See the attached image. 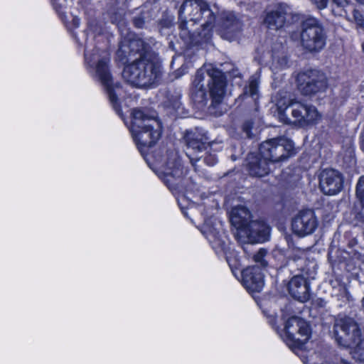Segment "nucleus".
Here are the masks:
<instances>
[{
	"mask_svg": "<svg viewBox=\"0 0 364 364\" xmlns=\"http://www.w3.org/2000/svg\"><path fill=\"white\" fill-rule=\"evenodd\" d=\"M215 21L214 12L205 0H186L179 9L180 35L190 43L208 41Z\"/></svg>",
	"mask_w": 364,
	"mask_h": 364,
	"instance_id": "obj_1",
	"label": "nucleus"
},
{
	"mask_svg": "<svg viewBox=\"0 0 364 364\" xmlns=\"http://www.w3.org/2000/svg\"><path fill=\"white\" fill-rule=\"evenodd\" d=\"M109 54L107 50L97 48L90 50L88 45H85V61L87 68L89 73L102 83L110 103L119 114L121 109L117 95L120 94V85L113 84L109 68Z\"/></svg>",
	"mask_w": 364,
	"mask_h": 364,
	"instance_id": "obj_2",
	"label": "nucleus"
},
{
	"mask_svg": "<svg viewBox=\"0 0 364 364\" xmlns=\"http://www.w3.org/2000/svg\"><path fill=\"white\" fill-rule=\"evenodd\" d=\"M277 106L279 119L287 124L306 127L316 124L321 118L316 107L296 99L280 98Z\"/></svg>",
	"mask_w": 364,
	"mask_h": 364,
	"instance_id": "obj_3",
	"label": "nucleus"
},
{
	"mask_svg": "<svg viewBox=\"0 0 364 364\" xmlns=\"http://www.w3.org/2000/svg\"><path fill=\"white\" fill-rule=\"evenodd\" d=\"M333 335L337 343L350 348L352 357L364 363V339H361V330L353 318L338 315L333 324Z\"/></svg>",
	"mask_w": 364,
	"mask_h": 364,
	"instance_id": "obj_4",
	"label": "nucleus"
},
{
	"mask_svg": "<svg viewBox=\"0 0 364 364\" xmlns=\"http://www.w3.org/2000/svg\"><path fill=\"white\" fill-rule=\"evenodd\" d=\"M130 131L134 141L141 153L154 146L161 134V124L154 116H149L140 109L132 111Z\"/></svg>",
	"mask_w": 364,
	"mask_h": 364,
	"instance_id": "obj_5",
	"label": "nucleus"
},
{
	"mask_svg": "<svg viewBox=\"0 0 364 364\" xmlns=\"http://www.w3.org/2000/svg\"><path fill=\"white\" fill-rule=\"evenodd\" d=\"M205 74L209 77L208 86L212 104L216 106L221 103L224 97L226 84L224 74L216 68H210L207 70L200 68L197 71L193 81L194 87L193 96L195 100L198 102L203 103L206 102L207 95L203 83Z\"/></svg>",
	"mask_w": 364,
	"mask_h": 364,
	"instance_id": "obj_6",
	"label": "nucleus"
},
{
	"mask_svg": "<svg viewBox=\"0 0 364 364\" xmlns=\"http://www.w3.org/2000/svg\"><path fill=\"white\" fill-rule=\"evenodd\" d=\"M161 75L160 66L151 57L136 58L124 68L123 78L129 83L139 87L154 84Z\"/></svg>",
	"mask_w": 364,
	"mask_h": 364,
	"instance_id": "obj_7",
	"label": "nucleus"
},
{
	"mask_svg": "<svg viewBox=\"0 0 364 364\" xmlns=\"http://www.w3.org/2000/svg\"><path fill=\"white\" fill-rule=\"evenodd\" d=\"M300 42L302 48L311 53L319 52L325 47L326 34L317 18L310 17L303 21Z\"/></svg>",
	"mask_w": 364,
	"mask_h": 364,
	"instance_id": "obj_8",
	"label": "nucleus"
},
{
	"mask_svg": "<svg viewBox=\"0 0 364 364\" xmlns=\"http://www.w3.org/2000/svg\"><path fill=\"white\" fill-rule=\"evenodd\" d=\"M294 144L287 138L279 137L262 142L259 154L262 158L271 163L279 162L294 154Z\"/></svg>",
	"mask_w": 364,
	"mask_h": 364,
	"instance_id": "obj_9",
	"label": "nucleus"
},
{
	"mask_svg": "<svg viewBox=\"0 0 364 364\" xmlns=\"http://www.w3.org/2000/svg\"><path fill=\"white\" fill-rule=\"evenodd\" d=\"M309 326L304 319L291 316L287 321L282 338L289 347H301L309 340Z\"/></svg>",
	"mask_w": 364,
	"mask_h": 364,
	"instance_id": "obj_10",
	"label": "nucleus"
},
{
	"mask_svg": "<svg viewBox=\"0 0 364 364\" xmlns=\"http://www.w3.org/2000/svg\"><path fill=\"white\" fill-rule=\"evenodd\" d=\"M183 174V168L177 153L171 151L168 154L164 164L161 167L159 177L170 190L173 191L178 188Z\"/></svg>",
	"mask_w": 364,
	"mask_h": 364,
	"instance_id": "obj_11",
	"label": "nucleus"
},
{
	"mask_svg": "<svg viewBox=\"0 0 364 364\" xmlns=\"http://www.w3.org/2000/svg\"><path fill=\"white\" fill-rule=\"evenodd\" d=\"M298 89L306 96L324 92L327 88L325 74L318 70H308L298 75Z\"/></svg>",
	"mask_w": 364,
	"mask_h": 364,
	"instance_id": "obj_12",
	"label": "nucleus"
},
{
	"mask_svg": "<svg viewBox=\"0 0 364 364\" xmlns=\"http://www.w3.org/2000/svg\"><path fill=\"white\" fill-rule=\"evenodd\" d=\"M239 241L243 243H260L268 240L269 228L262 220H250L245 228L236 232Z\"/></svg>",
	"mask_w": 364,
	"mask_h": 364,
	"instance_id": "obj_13",
	"label": "nucleus"
},
{
	"mask_svg": "<svg viewBox=\"0 0 364 364\" xmlns=\"http://www.w3.org/2000/svg\"><path fill=\"white\" fill-rule=\"evenodd\" d=\"M136 55H139L137 58L151 57L149 47L142 39L135 37L132 33H129L128 36L121 41L117 55L124 59L130 58Z\"/></svg>",
	"mask_w": 364,
	"mask_h": 364,
	"instance_id": "obj_14",
	"label": "nucleus"
},
{
	"mask_svg": "<svg viewBox=\"0 0 364 364\" xmlns=\"http://www.w3.org/2000/svg\"><path fill=\"white\" fill-rule=\"evenodd\" d=\"M318 225L315 213L312 210L299 211L292 219L291 229L294 234L304 237L312 234Z\"/></svg>",
	"mask_w": 364,
	"mask_h": 364,
	"instance_id": "obj_15",
	"label": "nucleus"
},
{
	"mask_svg": "<svg viewBox=\"0 0 364 364\" xmlns=\"http://www.w3.org/2000/svg\"><path fill=\"white\" fill-rule=\"evenodd\" d=\"M344 183L343 174L335 169L327 168L323 170L319 176V186L321 191L329 196H334L340 193Z\"/></svg>",
	"mask_w": 364,
	"mask_h": 364,
	"instance_id": "obj_16",
	"label": "nucleus"
},
{
	"mask_svg": "<svg viewBox=\"0 0 364 364\" xmlns=\"http://www.w3.org/2000/svg\"><path fill=\"white\" fill-rule=\"evenodd\" d=\"M260 267H248L242 271V281L244 287L250 291L259 292L264 287V278Z\"/></svg>",
	"mask_w": 364,
	"mask_h": 364,
	"instance_id": "obj_17",
	"label": "nucleus"
},
{
	"mask_svg": "<svg viewBox=\"0 0 364 364\" xmlns=\"http://www.w3.org/2000/svg\"><path fill=\"white\" fill-rule=\"evenodd\" d=\"M241 29V23L235 15L231 12L223 14L220 22L219 31L222 38L232 41Z\"/></svg>",
	"mask_w": 364,
	"mask_h": 364,
	"instance_id": "obj_18",
	"label": "nucleus"
},
{
	"mask_svg": "<svg viewBox=\"0 0 364 364\" xmlns=\"http://www.w3.org/2000/svg\"><path fill=\"white\" fill-rule=\"evenodd\" d=\"M290 294L299 301L305 302L309 299V284L302 276H294L289 282Z\"/></svg>",
	"mask_w": 364,
	"mask_h": 364,
	"instance_id": "obj_19",
	"label": "nucleus"
},
{
	"mask_svg": "<svg viewBox=\"0 0 364 364\" xmlns=\"http://www.w3.org/2000/svg\"><path fill=\"white\" fill-rule=\"evenodd\" d=\"M186 141L187 144L186 155L190 158L193 166H195L194 161H197L200 157H195L194 154L203 150L205 142L198 134L193 133L186 134Z\"/></svg>",
	"mask_w": 364,
	"mask_h": 364,
	"instance_id": "obj_20",
	"label": "nucleus"
},
{
	"mask_svg": "<svg viewBox=\"0 0 364 364\" xmlns=\"http://www.w3.org/2000/svg\"><path fill=\"white\" fill-rule=\"evenodd\" d=\"M250 218V210L243 205L236 206L231 210L230 220L232 225L237 229V232L247 226L251 220Z\"/></svg>",
	"mask_w": 364,
	"mask_h": 364,
	"instance_id": "obj_21",
	"label": "nucleus"
},
{
	"mask_svg": "<svg viewBox=\"0 0 364 364\" xmlns=\"http://www.w3.org/2000/svg\"><path fill=\"white\" fill-rule=\"evenodd\" d=\"M247 168L252 176L263 177L269 172V163L261 156L259 158L255 155H250L247 158Z\"/></svg>",
	"mask_w": 364,
	"mask_h": 364,
	"instance_id": "obj_22",
	"label": "nucleus"
},
{
	"mask_svg": "<svg viewBox=\"0 0 364 364\" xmlns=\"http://www.w3.org/2000/svg\"><path fill=\"white\" fill-rule=\"evenodd\" d=\"M286 21V12L282 7H277L267 12L264 23L272 30L282 28Z\"/></svg>",
	"mask_w": 364,
	"mask_h": 364,
	"instance_id": "obj_23",
	"label": "nucleus"
},
{
	"mask_svg": "<svg viewBox=\"0 0 364 364\" xmlns=\"http://www.w3.org/2000/svg\"><path fill=\"white\" fill-rule=\"evenodd\" d=\"M358 203L355 205V218L364 223V176L359 178L355 190Z\"/></svg>",
	"mask_w": 364,
	"mask_h": 364,
	"instance_id": "obj_24",
	"label": "nucleus"
},
{
	"mask_svg": "<svg viewBox=\"0 0 364 364\" xmlns=\"http://www.w3.org/2000/svg\"><path fill=\"white\" fill-rule=\"evenodd\" d=\"M206 237L217 254H220L225 251L227 243L224 240L225 237L224 233L220 234L210 231Z\"/></svg>",
	"mask_w": 364,
	"mask_h": 364,
	"instance_id": "obj_25",
	"label": "nucleus"
},
{
	"mask_svg": "<svg viewBox=\"0 0 364 364\" xmlns=\"http://www.w3.org/2000/svg\"><path fill=\"white\" fill-rule=\"evenodd\" d=\"M249 96L256 102L259 99V80L257 77L252 76L248 85L245 87L242 97Z\"/></svg>",
	"mask_w": 364,
	"mask_h": 364,
	"instance_id": "obj_26",
	"label": "nucleus"
},
{
	"mask_svg": "<svg viewBox=\"0 0 364 364\" xmlns=\"http://www.w3.org/2000/svg\"><path fill=\"white\" fill-rule=\"evenodd\" d=\"M52 5L55 10V11L58 14V15L64 19L66 18L65 16V9L67 6L66 0H50Z\"/></svg>",
	"mask_w": 364,
	"mask_h": 364,
	"instance_id": "obj_27",
	"label": "nucleus"
},
{
	"mask_svg": "<svg viewBox=\"0 0 364 364\" xmlns=\"http://www.w3.org/2000/svg\"><path fill=\"white\" fill-rule=\"evenodd\" d=\"M181 97V92L180 90L176 92L175 95H172L171 96L169 97L170 105L177 112L181 109L182 105L180 101Z\"/></svg>",
	"mask_w": 364,
	"mask_h": 364,
	"instance_id": "obj_28",
	"label": "nucleus"
},
{
	"mask_svg": "<svg viewBox=\"0 0 364 364\" xmlns=\"http://www.w3.org/2000/svg\"><path fill=\"white\" fill-rule=\"evenodd\" d=\"M267 254V251L264 249H260L253 257L254 261L256 263L259 264L262 267H265L267 265V262L264 259V257Z\"/></svg>",
	"mask_w": 364,
	"mask_h": 364,
	"instance_id": "obj_29",
	"label": "nucleus"
},
{
	"mask_svg": "<svg viewBox=\"0 0 364 364\" xmlns=\"http://www.w3.org/2000/svg\"><path fill=\"white\" fill-rule=\"evenodd\" d=\"M344 161L347 163L348 166L354 165L355 164L354 149L350 146L346 150V156H344Z\"/></svg>",
	"mask_w": 364,
	"mask_h": 364,
	"instance_id": "obj_30",
	"label": "nucleus"
},
{
	"mask_svg": "<svg viewBox=\"0 0 364 364\" xmlns=\"http://www.w3.org/2000/svg\"><path fill=\"white\" fill-rule=\"evenodd\" d=\"M312 4L319 10L326 9L328 4V0H311Z\"/></svg>",
	"mask_w": 364,
	"mask_h": 364,
	"instance_id": "obj_31",
	"label": "nucleus"
},
{
	"mask_svg": "<svg viewBox=\"0 0 364 364\" xmlns=\"http://www.w3.org/2000/svg\"><path fill=\"white\" fill-rule=\"evenodd\" d=\"M204 161L208 166H214L218 162V159L215 155L210 154L205 156Z\"/></svg>",
	"mask_w": 364,
	"mask_h": 364,
	"instance_id": "obj_32",
	"label": "nucleus"
},
{
	"mask_svg": "<svg viewBox=\"0 0 364 364\" xmlns=\"http://www.w3.org/2000/svg\"><path fill=\"white\" fill-rule=\"evenodd\" d=\"M353 18H354V20H355V21L357 25L360 23L361 21H363V19L364 18V17L360 14V12L359 11L356 10V9L353 10Z\"/></svg>",
	"mask_w": 364,
	"mask_h": 364,
	"instance_id": "obj_33",
	"label": "nucleus"
},
{
	"mask_svg": "<svg viewBox=\"0 0 364 364\" xmlns=\"http://www.w3.org/2000/svg\"><path fill=\"white\" fill-rule=\"evenodd\" d=\"M88 28L93 33H100V31L97 29V28L95 25V21H90L88 23Z\"/></svg>",
	"mask_w": 364,
	"mask_h": 364,
	"instance_id": "obj_34",
	"label": "nucleus"
},
{
	"mask_svg": "<svg viewBox=\"0 0 364 364\" xmlns=\"http://www.w3.org/2000/svg\"><path fill=\"white\" fill-rule=\"evenodd\" d=\"M338 6H342L346 3V0H332Z\"/></svg>",
	"mask_w": 364,
	"mask_h": 364,
	"instance_id": "obj_35",
	"label": "nucleus"
},
{
	"mask_svg": "<svg viewBox=\"0 0 364 364\" xmlns=\"http://www.w3.org/2000/svg\"><path fill=\"white\" fill-rule=\"evenodd\" d=\"M134 23L137 27H141L143 22L140 19H134Z\"/></svg>",
	"mask_w": 364,
	"mask_h": 364,
	"instance_id": "obj_36",
	"label": "nucleus"
},
{
	"mask_svg": "<svg viewBox=\"0 0 364 364\" xmlns=\"http://www.w3.org/2000/svg\"><path fill=\"white\" fill-rule=\"evenodd\" d=\"M358 26H359L360 28H361L364 30V18L363 19L361 23L358 25Z\"/></svg>",
	"mask_w": 364,
	"mask_h": 364,
	"instance_id": "obj_37",
	"label": "nucleus"
},
{
	"mask_svg": "<svg viewBox=\"0 0 364 364\" xmlns=\"http://www.w3.org/2000/svg\"><path fill=\"white\" fill-rule=\"evenodd\" d=\"M359 3L364 4V0H357Z\"/></svg>",
	"mask_w": 364,
	"mask_h": 364,
	"instance_id": "obj_38",
	"label": "nucleus"
},
{
	"mask_svg": "<svg viewBox=\"0 0 364 364\" xmlns=\"http://www.w3.org/2000/svg\"><path fill=\"white\" fill-rule=\"evenodd\" d=\"M74 21L76 22L77 25L79 24V19H74Z\"/></svg>",
	"mask_w": 364,
	"mask_h": 364,
	"instance_id": "obj_39",
	"label": "nucleus"
},
{
	"mask_svg": "<svg viewBox=\"0 0 364 364\" xmlns=\"http://www.w3.org/2000/svg\"><path fill=\"white\" fill-rule=\"evenodd\" d=\"M362 48H363V51L364 52V42L362 44Z\"/></svg>",
	"mask_w": 364,
	"mask_h": 364,
	"instance_id": "obj_40",
	"label": "nucleus"
}]
</instances>
